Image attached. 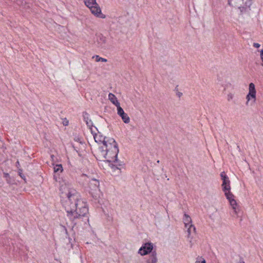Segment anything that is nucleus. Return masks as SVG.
Returning a JSON list of instances; mask_svg holds the SVG:
<instances>
[{
    "instance_id": "9b49d317",
    "label": "nucleus",
    "mask_w": 263,
    "mask_h": 263,
    "mask_svg": "<svg viewBox=\"0 0 263 263\" xmlns=\"http://www.w3.org/2000/svg\"><path fill=\"white\" fill-rule=\"evenodd\" d=\"M91 133L93 136L95 141L97 143H102L104 144V141L107 139L106 137H104L102 135H98L97 134L93 133L91 130Z\"/></svg>"
},
{
    "instance_id": "bb28decb",
    "label": "nucleus",
    "mask_w": 263,
    "mask_h": 263,
    "mask_svg": "<svg viewBox=\"0 0 263 263\" xmlns=\"http://www.w3.org/2000/svg\"><path fill=\"white\" fill-rule=\"evenodd\" d=\"M253 46L255 48H259L260 46V45L258 43H254L253 44Z\"/></svg>"
},
{
    "instance_id": "cd10ccee",
    "label": "nucleus",
    "mask_w": 263,
    "mask_h": 263,
    "mask_svg": "<svg viewBox=\"0 0 263 263\" xmlns=\"http://www.w3.org/2000/svg\"><path fill=\"white\" fill-rule=\"evenodd\" d=\"M196 263H206V261L204 258H202V260L201 261L197 260Z\"/></svg>"
},
{
    "instance_id": "2f4dec72",
    "label": "nucleus",
    "mask_w": 263,
    "mask_h": 263,
    "mask_svg": "<svg viewBox=\"0 0 263 263\" xmlns=\"http://www.w3.org/2000/svg\"><path fill=\"white\" fill-rule=\"evenodd\" d=\"M260 59H261V61H262V63L261 64V65L263 66V57H260Z\"/></svg>"
},
{
    "instance_id": "7c9ffc66",
    "label": "nucleus",
    "mask_w": 263,
    "mask_h": 263,
    "mask_svg": "<svg viewBox=\"0 0 263 263\" xmlns=\"http://www.w3.org/2000/svg\"><path fill=\"white\" fill-rule=\"evenodd\" d=\"M263 57V49L260 51V57Z\"/></svg>"
},
{
    "instance_id": "e433bc0d",
    "label": "nucleus",
    "mask_w": 263,
    "mask_h": 263,
    "mask_svg": "<svg viewBox=\"0 0 263 263\" xmlns=\"http://www.w3.org/2000/svg\"><path fill=\"white\" fill-rule=\"evenodd\" d=\"M157 162L159 163L160 162L159 160H158Z\"/></svg>"
},
{
    "instance_id": "2eb2a0df",
    "label": "nucleus",
    "mask_w": 263,
    "mask_h": 263,
    "mask_svg": "<svg viewBox=\"0 0 263 263\" xmlns=\"http://www.w3.org/2000/svg\"><path fill=\"white\" fill-rule=\"evenodd\" d=\"M183 221L185 224V227L187 228L188 226L190 225V223L192 222L191 218L186 214H184Z\"/></svg>"
},
{
    "instance_id": "7ed1b4c3",
    "label": "nucleus",
    "mask_w": 263,
    "mask_h": 263,
    "mask_svg": "<svg viewBox=\"0 0 263 263\" xmlns=\"http://www.w3.org/2000/svg\"><path fill=\"white\" fill-rule=\"evenodd\" d=\"M99 181L96 179L92 178L89 181V193L92 197L94 201L97 203L100 202L101 191L99 189Z\"/></svg>"
},
{
    "instance_id": "6e6552de",
    "label": "nucleus",
    "mask_w": 263,
    "mask_h": 263,
    "mask_svg": "<svg viewBox=\"0 0 263 263\" xmlns=\"http://www.w3.org/2000/svg\"><path fill=\"white\" fill-rule=\"evenodd\" d=\"M252 0H246L245 2V6H238V9L240 10V14H242L249 12L250 10V7L252 5Z\"/></svg>"
},
{
    "instance_id": "6ab92c4d",
    "label": "nucleus",
    "mask_w": 263,
    "mask_h": 263,
    "mask_svg": "<svg viewBox=\"0 0 263 263\" xmlns=\"http://www.w3.org/2000/svg\"><path fill=\"white\" fill-rule=\"evenodd\" d=\"M63 171L62 164H57L54 167V172L56 173H62Z\"/></svg>"
},
{
    "instance_id": "72a5a7b5",
    "label": "nucleus",
    "mask_w": 263,
    "mask_h": 263,
    "mask_svg": "<svg viewBox=\"0 0 263 263\" xmlns=\"http://www.w3.org/2000/svg\"><path fill=\"white\" fill-rule=\"evenodd\" d=\"M64 229H65V231L66 233H67V230H66V229L65 228V227H64Z\"/></svg>"
},
{
    "instance_id": "f3484780",
    "label": "nucleus",
    "mask_w": 263,
    "mask_h": 263,
    "mask_svg": "<svg viewBox=\"0 0 263 263\" xmlns=\"http://www.w3.org/2000/svg\"><path fill=\"white\" fill-rule=\"evenodd\" d=\"M109 165L111 167V168L114 170H120L119 166H122V164L121 163L119 162L118 160V162H111L109 163Z\"/></svg>"
},
{
    "instance_id": "1a4fd4ad",
    "label": "nucleus",
    "mask_w": 263,
    "mask_h": 263,
    "mask_svg": "<svg viewBox=\"0 0 263 263\" xmlns=\"http://www.w3.org/2000/svg\"><path fill=\"white\" fill-rule=\"evenodd\" d=\"M104 146L105 147H118V144L114 138H107L104 141Z\"/></svg>"
},
{
    "instance_id": "a878e982",
    "label": "nucleus",
    "mask_w": 263,
    "mask_h": 263,
    "mask_svg": "<svg viewBox=\"0 0 263 263\" xmlns=\"http://www.w3.org/2000/svg\"><path fill=\"white\" fill-rule=\"evenodd\" d=\"M18 174L22 178L25 179V176L22 173V170L19 169L18 170Z\"/></svg>"
},
{
    "instance_id": "20e7f679",
    "label": "nucleus",
    "mask_w": 263,
    "mask_h": 263,
    "mask_svg": "<svg viewBox=\"0 0 263 263\" xmlns=\"http://www.w3.org/2000/svg\"><path fill=\"white\" fill-rule=\"evenodd\" d=\"M223 191L224 192V194L234 210L235 213L237 214V203L234 199V195L230 192V190Z\"/></svg>"
},
{
    "instance_id": "dca6fc26",
    "label": "nucleus",
    "mask_w": 263,
    "mask_h": 263,
    "mask_svg": "<svg viewBox=\"0 0 263 263\" xmlns=\"http://www.w3.org/2000/svg\"><path fill=\"white\" fill-rule=\"evenodd\" d=\"M187 229L188 237H190L193 233H195L196 228L195 226L192 224L188 226L186 228Z\"/></svg>"
},
{
    "instance_id": "423d86ee",
    "label": "nucleus",
    "mask_w": 263,
    "mask_h": 263,
    "mask_svg": "<svg viewBox=\"0 0 263 263\" xmlns=\"http://www.w3.org/2000/svg\"><path fill=\"white\" fill-rule=\"evenodd\" d=\"M256 89L255 85L253 83H251L249 85V93L247 95L246 99L247 100L246 104H248L249 101L251 99H254V102L256 100Z\"/></svg>"
},
{
    "instance_id": "4be33fe9",
    "label": "nucleus",
    "mask_w": 263,
    "mask_h": 263,
    "mask_svg": "<svg viewBox=\"0 0 263 263\" xmlns=\"http://www.w3.org/2000/svg\"><path fill=\"white\" fill-rule=\"evenodd\" d=\"M117 107V113L119 116H121V115H123L125 113L124 110L123 108L120 106V104H119V105H117L116 106Z\"/></svg>"
},
{
    "instance_id": "c756f323",
    "label": "nucleus",
    "mask_w": 263,
    "mask_h": 263,
    "mask_svg": "<svg viewBox=\"0 0 263 263\" xmlns=\"http://www.w3.org/2000/svg\"><path fill=\"white\" fill-rule=\"evenodd\" d=\"M239 263H245L242 258H240L239 261Z\"/></svg>"
},
{
    "instance_id": "f257e3e1",
    "label": "nucleus",
    "mask_w": 263,
    "mask_h": 263,
    "mask_svg": "<svg viewBox=\"0 0 263 263\" xmlns=\"http://www.w3.org/2000/svg\"><path fill=\"white\" fill-rule=\"evenodd\" d=\"M66 197L63 206L67 212V216L76 225L77 222L75 220L85 217L88 213V208L86 203L81 200L80 194L75 189L68 190Z\"/></svg>"
},
{
    "instance_id": "ddd939ff",
    "label": "nucleus",
    "mask_w": 263,
    "mask_h": 263,
    "mask_svg": "<svg viewBox=\"0 0 263 263\" xmlns=\"http://www.w3.org/2000/svg\"><path fill=\"white\" fill-rule=\"evenodd\" d=\"M222 187L223 191H228L231 190L230 181L229 179L222 181Z\"/></svg>"
},
{
    "instance_id": "b1692460",
    "label": "nucleus",
    "mask_w": 263,
    "mask_h": 263,
    "mask_svg": "<svg viewBox=\"0 0 263 263\" xmlns=\"http://www.w3.org/2000/svg\"><path fill=\"white\" fill-rule=\"evenodd\" d=\"M220 176L222 181L229 179V177L226 175L224 172H222L221 173Z\"/></svg>"
},
{
    "instance_id": "f03ea898",
    "label": "nucleus",
    "mask_w": 263,
    "mask_h": 263,
    "mask_svg": "<svg viewBox=\"0 0 263 263\" xmlns=\"http://www.w3.org/2000/svg\"><path fill=\"white\" fill-rule=\"evenodd\" d=\"M101 151V155L106 161L109 162H118V154L119 153V148L118 147H105L104 149L102 147Z\"/></svg>"
},
{
    "instance_id": "9d476101",
    "label": "nucleus",
    "mask_w": 263,
    "mask_h": 263,
    "mask_svg": "<svg viewBox=\"0 0 263 263\" xmlns=\"http://www.w3.org/2000/svg\"><path fill=\"white\" fill-rule=\"evenodd\" d=\"M83 118L87 127L90 129L91 130H92V127L93 126V123L92 121L89 119V115L86 111H84L83 112Z\"/></svg>"
},
{
    "instance_id": "c85d7f7f",
    "label": "nucleus",
    "mask_w": 263,
    "mask_h": 263,
    "mask_svg": "<svg viewBox=\"0 0 263 263\" xmlns=\"http://www.w3.org/2000/svg\"><path fill=\"white\" fill-rule=\"evenodd\" d=\"M176 95L179 98H180L182 96V93L181 92H177Z\"/></svg>"
},
{
    "instance_id": "0eeeda50",
    "label": "nucleus",
    "mask_w": 263,
    "mask_h": 263,
    "mask_svg": "<svg viewBox=\"0 0 263 263\" xmlns=\"http://www.w3.org/2000/svg\"><path fill=\"white\" fill-rule=\"evenodd\" d=\"M88 8L90 9L91 13L97 17L105 18V15L101 13V10L97 3V5H93Z\"/></svg>"
},
{
    "instance_id": "c9c22d12",
    "label": "nucleus",
    "mask_w": 263,
    "mask_h": 263,
    "mask_svg": "<svg viewBox=\"0 0 263 263\" xmlns=\"http://www.w3.org/2000/svg\"><path fill=\"white\" fill-rule=\"evenodd\" d=\"M68 121L67 122L66 124H64L65 125H67Z\"/></svg>"
},
{
    "instance_id": "393cba45",
    "label": "nucleus",
    "mask_w": 263,
    "mask_h": 263,
    "mask_svg": "<svg viewBox=\"0 0 263 263\" xmlns=\"http://www.w3.org/2000/svg\"><path fill=\"white\" fill-rule=\"evenodd\" d=\"M220 176L222 181L229 179V177L226 175L224 172H222L221 173Z\"/></svg>"
},
{
    "instance_id": "4468645a",
    "label": "nucleus",
    "mask_w": 263,
    "mask_h": 263,
    "mask_svg": "<svg viewBox=\"0 0 263 263\" xmlns=\"http://www.w3.org/2000/svg\"><path fill=\"white\" fill-rule=\"evenodd\" d=\"M108 98L110 102L116 106L119 105L120 103L118 102L117 97L112 93H109L108 95Z\"/></svg>"
},
{
    "instance_id": "412c9836",
    "label": "nucleus",
    "mask_w": 263,
    "mask_h": 263,
    "mask_svg": "<svg viewBox=\"0 0 263 263\" xmlns=\"http://www.w3.org/2000/svg\"><path fill=\"white\" fill-rule=\"evenodd\" d=\"M3 174L4 177L6 178L7 183L8 184H11L12 181L10 175L7 173H4Z\"/></svg>"
},
{
    "instance_id": "473e14b6",
    "label": "nucleus",
    "mask_w": 263,
    "mask_h": 263,
    "mask_svg": "<svg viewBox=\"0 0 263 263\" xmlns=\"http://www.w3.org/2000/svg\"><path fill=\"white\" fill-rule=\"evenodd\" d=\"M16 165L17 166L18 165H20V163H19V162H18V161L16 162Z\"/></svg>"
},
{
    "instance_id": "a211bd4d",
    "label": "nucleus",
    "mask_w": 263,
    "mask_h": 263,
    "mask_svg": "<svg viewBox=\"0 0 263 263\" xmlns=\"http://www.w3.org/2000/svg\"><path fill=\"white\" fill-rule=\"evenodd\" d=\"M84 3L87 7H90L93 5H97L96 0H84Z\"/></svg>"
},
{
    "instance_id": "aec40b11",
    "label": "nucleus",
    "mask_w": 263,
    "mask_h": 263,
    "mask_svg": "<svg viewBox=\"0 0 263 263\" xmlns=\"http://www.w3.org/2000/svg\"><path fill=\"white\" fill-rule=\"evenodd\" d=\"M120 117H121L122 120L123 121V122L125 123H128L129 122V121H130L129 117H128L127 114H126L125 112L124 114L123 115H121Z\"/></svg>"
},
{
    "instance_id": "f704fd0d",
    "label": "nucleus",
    "mask_w": 263,
    "mask_h": 263,
    "mask_svg": "<svg viewBox=\"0 0 263 263\" xmlns=\"http://www.w3.org/2000/svg\"><path fill=\"white\" fill-rule=\"evenodd\" d=\"M73 148L77 151V152L78 153V151L76 149V147L73 146Z\"/></svg>"
},
{
    "instance_id": "5701e85b",
    "label": "nucleus",
    "mask_w": 263,
    "mask_h": 263,
    "mask_svg": "<svg viewBox=\"0 0 263 263\" xmlns=\"http://www.w3.org/2000/svg\"><path fill=\"white\" fill-rule=\"evenodd\" d=\"M93 58H95L96 61L97 62H106L107 61V59L100 57L99 55H97L93 56Z\"/></svg>"
},
{
    "instance_id": "39448f33",
    "label": "nucleus",
    "mask_w": 263,
    "mask_h": 263,
    "mask_svg": "<svg viewBox=\"0 0 263 263\" xmlns=\"http://www.w3.org/2000/svg\"><path fill=\"white\" fill-rule=\"evenodd\" d=\"M153 249V245L151 242L145 243L139 250V253L142 256L147 255L152 253Z\"/></svg>"
},
{
    "instance_id": "f8f14e48",
    "label": "nucleus",
    "mask_w": 263,
    "mask_h": 263,
    "mask_svg": "<svg viewBox=\"0 0 263 263\" xmlns=\"http://www.w3.org/2000/svg\"><path fill=\"white\" fill-rule=\"evenodd\" d=\"M157 253L155 251H154L146 260V263H157Z\"/></svg>"
}]
</instances>
